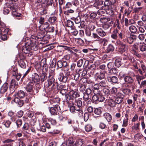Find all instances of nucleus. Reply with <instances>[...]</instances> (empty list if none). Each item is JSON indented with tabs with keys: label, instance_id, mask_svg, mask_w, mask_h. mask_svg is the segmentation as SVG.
Here are the masks:
<instances>
[{
	"label": "nucleus",
	"instance_id": "nucleus-33",
	"mask_svg": "<svg viewBox=\"0 0 146 146\" xmlns=\"http://www.w3.org/2000/svg\"><path fill=\"white\" fill-rule=\"evenodd\" d=\"M66 25L68 27H72L74 25V23L72 21L68 20L67 21Z\"/></svg>",
	"mask_w": 146,
	"mask_h": 146
},
{
	"label": "nucleus",
	"instance_id": "nucleus-25",
	"mask_svg": "<svg viewBox=\"0 0 146 146\" xmlns=\"http://www.w3.org/2000/svg\"><path fill=\"white\" fill-rule=\"evenodd\" d=\"M25 60H20L18 62L19 66L23 68H25L26 67V64L25 62Z\"/></svg>",
	"mask_w": 146,
	"mask_h": 146
},
{
	"label": "nucleus",
	"instance_id": "nucleus-47",
	"mask_svg": "<svg viewBox=\"0 0 146 146\" xmlns=\"http://www.w3.org/2000/svg\"><path fill=\"white\" fill-rule=\"evenodd\" d=\"M90 97L91 98V96L88 94H87L85 93L84 94L83 98L85 101L87 100H88L90 98Z\"/></svg>",
	"mask_w": 146,
	"mask_h": 146
},
{
	"label": "nucleus",
	"instance_id": "nucleus-3",
	"mask_svg": "<svg viewBox=\"0 0 146 146\" xmlns=\"http://www.w3.org/2000/svg\"><path fill=\"white\" fill-rule=\"evenodd\" d=\"M54 107L49 108V110L51 114L52 115H55L57 114V112L58 111L60 110V108L58 104L53 105Z\"/></svg>",
	"mask_w": 146,
	"mask_h": 146
},
{
	"label": "nucleus",
	"instance_id": "nucleus-24",
	"mask_svg": "<svg viewBox=\"0 0 146 146\" xmlns=\"http://www.w3.org/2000/svg\"><path fill=\"white\" fill-rule=\"evenodd\" d=\"M140 50L143 52L146 50V44L144 42H140L139 46Z\"/></svg>",
	"mask_w": 146,
	"mask_h": 146
},
{
	"label": "nucleus",
	"instance_id": "nucleus-53",
	"mask_svg": "<svg viewBox=\"0 0 146 146\" xmlns=\"http://www.w3.org/2000/svg\"><path fill=\"white\" fill-rule=\"evenodd\" d=\"M139 39L141 40H143L145 38V35L144 34H140L138 36Z\"/></svg>",
	"mask_w": 146,
	"mask_h": 146
},
{
	"label": "nucleus",
	"instance_id": "nucleus-57",
	"mask_svg": "<svg viewBox=\"0 0 146 146\" xmlns=\"http://www.w3.org/2000/svg\"><path fill=\"white\" fill-rule=\"evenodd\" d=\"M108 39L106 38H104V40L103 41V46H106L107 44H108Z\"/></svg>",
	"mask_w": 146,
	"mask_h": 146
},
{
	"label": "nucleus",
	"instance_id": "nucleus-35",
	"mask_svg": "<svg viewBox=\"0 0 146 146\" xmlns=\"http://www.w3.org/2000/svg\"><path fill=\"white\" fill-rule=\"evenodd\" d=\"M74 12V11L72 9L66 10L64 11V14L67 15H69L70 13H72Z\"/></svg>",
	"mask_w": 146,
	"mask_h": 146
},
{
	"label": "nucleus",
	"instance_id": "nucleus-37",
	"mask_svg": "<svg viewBox=\"0 0 146 146\" xmlns=\"http://www.w3.org/2000/svg\"><path fill=\"white\" fill-rule=\"evenodd\" d=\"M76 105L78 107V108H80L82 106V102L79 100H78L76 101Z\"/></svg>",
	"mask_w": 146,
	"mask_h": 146
},
{
	"label": "nucleus",
	"instance_id": "nucleus-52",
	"mask_svg": "<svg viewBox=\"0 0 146 146\" xmlns=\"http://www.w3.org/2000/svg\"><path fill=\"white\" fill-rule=\"evenodd\" d=\"M86 35L88 36H90L91 35V30L90 29H86L85 31Z\"/></svg>",
	"mask_w": 146,
	"mask_h": 146
},
{
	"label": "nucleus",
	"instance_id": "nucleus-58",
	"mask_svg": "<svg viewBox=\"0 0 146 146\" xmlns=\"http://www.w3.org/2000/svg\"><path fill=\"white\" fill-rule=\"evenodd\" d=\"M76 110L78 111V114L80 117H81L83 115V112L82 110H80V108H78L77 109H76Z\"/></svg>",
	"mask_w": 146,
	"mask_h": 146
},
{
	"label": "nucleus",
	"instance_id": "nucleus-6",
	"mask_svg": "<svg viewBox=\"0 0 146 146\" xmlns=\"http://www.w3.org/2000/svg\"><path fill=\"white\" fill-rule=\"evenodd\" d=\"M31 46L29 45V44L26 43L25 45L22 47V51L25 54L28 53L30 51Z\"/></svg>",
	"mask_w": 146,
	"mask_h": 146
},
{
	"label": "nucleus",
	"instance_id": "nucleus-26",
	"mask_svg": "<svg viewBox=\"0 0 146 146\" xmlns=\"http://www.w3.org/2000/svg\"><path fill=\"white\" fill-rule=\"evenodd\" d=\"M108 104L111 106H114L115 105V102L114 100L111 99L110 97L108 99Z\"/></svg>",
	"mask_w": 146,
	"mask_h": 146
},
{
	"label": "nucleus",
	"instance_id": "nucleus-41",
	"mask_svg": "<svg viewBox=\"0 0 146 146\" xmlns=\"http://www.w3.org/2000/svg\"><path fill=\"white\" fill-rule=\"evenodd\" d=\"M106 12L107 14L110 15H112L113 14V12L111 9L109 8L106 11Z\"/></svg>",
	"mask_w": 146,
	"mask_h": 146
},
{
	"label": "nucleus",
	"instance_id": "nucleus-32",
	"mask_svg": "<svg viewBox=\"0 0 146 146\" xmlns=\"http://www.w3.org/2000/svg\"><path fill=\"white\" fill-rule=\"evenodd\" d=\"M139 125L140 124L139 123L135 124L134 125L132 126V129H135V130L137 132H138V131L139 130Z\"/></svg>",
	"mask_w": 146,
	"mask_h": 146
},
{
	"label": "nucleus",
	"instance_id": "nucleus-30",
	"mask_svg": "<svg viewBox=\"0 0 146 146\" xmlns=\"http://www.w3.org/2000/svg\"><path fill=\"white\" fill-rule=\"evenodd\" d=\"M104 1L102 0H95L94 5L95 6H100L102 5Z\"/></svg>",
	"mask_w": 146,
	"mask_h": 146
},
{
	"label": "nucleus",
	"instance_id": "nucleus-17",
	"mask_svg": "<svg viewBox=\"0 0 146 146\" xmlns=\"http://www.w3.org/2000/svg\"><path fill=\"white\" fill-rule=\"evenodd\" d=\"M48 26H49V23L47 22H46L42 25H40L39 27V29L41 31H43V30H45L46 29H47Z\"/></svg>",
	"mask_w": 146,
	"mask_h": 146
},
{
	"label": "nucleus",
	"instance_id": "nucleus-1",
	"mask_svg": "<svg viewBox=\"0 0 146 146\" xmlns=\"http://www.w3.org/2000/svg\"><path fill=\"white\" fill-rule=\"evenodd\" d=\"M54 73H53L51 75L50 74L48 77V79L47 80L48 83L44 85L45 88H48L52 85V88L54 86L56 87L58 86V83L56 82H55V79L54 78Z\"/></svg>",
	"mask_w": 146,
	"mask_h": 146
},
{
	"label": "nucleus",
	"instance_id": "nucleus-62",
	"mask_svg": "<svg viewBox=\"0 0 146 146\" xmlns=\"http://www.w3.org/2000/svg\"><path fill=\"white\" fill-rule=\"evenodd\" d=\"M48 0H41V6L42 7H45V5Z\"/></svg>",
	"mask_w": 146,
	"mask_h": 146
},
{
	"label": "nucleus",
	"instance_id": "nucleus-13",
	"mask_svg": "<svg viewBox=\"0 0 146 146\" xmlns=\"http://www.w3.org/2000/svg\"><path fill=\"white\" fill-rule=\"evenodd\" d=\"M69 94L72 100L79 96V95L78 93L73 90H71Z\"/></svg>",
	"mask_w": 146,
	"mask_h": 146
},
{
	"label": "nucleus",
	"instance_id": "nucleus-4",
	"mask_svg": "<svg viewBox=\"0 0 146 146\" xmlns=\"http://www.w3.org/2000/svg\"><path fill=\"white\" fill-rule=\"evenodd\" d=\"M127 47L125 44H122L121 47L119 48L120 50L123 52V54L125 56L123 57L124 60L127 59Z\"/></svg>",
	"mask_w": 146,
	"mask_h": 146
},
{
	"label": "nucleus",
	"instance_id": "nucleus-49",
	"mask_svg": "<svg viewBox=\"0 0 146 146\" xmlns=\"http://www.w3.org/2000/svg\"><path fill=\"white\" fill-rule=\"evenodd\" d=\"M98 84H96L94 87V94L95 93V92L96 91L97 92H100L99 90H98Z\"/></svg>",
	"mask_w": 146,
	"mask_h": 146
},
{
	"label": "nucleus",
	"instance_id": "nucleus-21",
	"mask_svg": "<svg viewBox=\"0 0 146 146\" xmlns=\"http://www.w3.org/2000/svg\"><path fill=\"white\" fill-rule=\"evenodd\" d=\"M104 116L108 122H110L112 119L111 115L108 113H105L104 115Z\"/></svg>",
	"mask_w": 146,
	"mask_h": 146
},
{
	"label": "nucleus",
	"instance_id": "nucleus-20",
	"mask_svg": "<svg viewBox=\"0 0 146 146\" xmlns=\"http://www.w3.org/2000/svg\"><path fill=\"white\" fill-rule=\"evenodd\" d=\"M106 71L105 70L101 71L98 76V78L100 80L104 79L105 76Z\"/></svg>",
	"mask_w": 146,
	"mask_h": 146
},
{
	"label": "nucleus",
	"instance_id": "nucleus-39",
	"mask_svg": "<svg viewBox=\"0 0 146 146\" xmlns=\"http://www.w3.org/2000/svg\"><path fill=\"white\" fill-rule=\"evenodd\" d=\"M85 129L86 131H89L92 129V127L90 125L87 124L85 126Z\"/></svg>",
	"mask_w": 146,
	"mask_h": 146
},
{
	"label": "nucleus",
	"instance_id": "nucleus-11",
	"mask_svg": "<svg viewBox=\"0 0 146 146\" xmlns=\"http://www.w3.org/2000/svg\"><path fill=\"white\" fill-rule=\"evenodd\" d=\"M107 80L108 82H111V83H116L118 82L117 78L115 76L112 77L108 76L107 77Z\"/></svg>",
	"mask_w": 146,
	"mask_h": 146
},
{
	"label": "nucleus",
	"instance_id": "nucleus-64",
	"mask_svg": "<svg viewBox=\"0 0 146 146\" xmlns=\"http://www.w3.org/2000/svg\"><path fill=\"white\" fill-rule=\"evenodd\" d=\"M110 26L111 25H110L108 23H106L103 25V28L105 29H107L109 28Z\"/></svg>",
	"mask_w": 146,
	"mask_h": 146
},
{
	"label": "nucleus",
	"instance_id": "nucleus-9",
	"mask_svg": "<svg viewBox=\"0 0 146 146\" xmlns=\"http://www.w3.org/2000/svg\"><path fill=\"white\" fill-rule=\"evenodd\" d=\"M9 88V85L7 83H5L1 87L0 89V93L3 94L6 92Z\"/></svg>",
	"mask_w": 146,
	"mask_h": 146
},
{
	"label": "nucleus",
	"instance_id": "nucleus-34",
	"mask_svg": "<svg viewBox=\"0 0 146 146\" xmlns=\"http://www.w3.org/2000/svg\"><path fill=\"white\" fill-rule=\"evenodd\" d=\"M130 31L133 33H134L137 31L136 28L134 26H131L129 27Z\"/></svg>",
	"mask_w": 146,
	"mask_h": 146
},
{
	"label": "nucleus",
	"instance_id": "nucleus-8",
	"mask_svg": "<svg viewBox=\"0 0 146 146\" xmlns=\"http://www.w3.org/2000/svg\"><path fill=\"white\" fill-rule=\"evenodd\" d=\"M117 96L115 100V103L119 104H120L123 101V96L119 93H118L116 94Z\"/></svg>",
	"mask_w": 146,
	"mask_h": 146
},
{
	"label": "nucleus",
	"instance_id": "nucleus-2",
	"mask_svg": "<svg viewBox=\"0 0 146 146\" xmlns=\"http://www.w3.org/2000/svg\"><path fill=\"white\" fill-rule=\"evenodd\" d=\"M92 97V99L94 101H98L102 102L105 100V98L102 95L100 92H98L95 91V93Z\"/></svg>",
	"mask_w": 146,
	"mask_h": 146
},
{
	"label": "nucleus",
	"instance_id": "nucleus-22",
	"mask_svg": "<svg viewBox=\"0 0 146 146\" xmlns=\"http://www.w3.org/2000/svg\"><path fill=\"white\" fill-rule=\"evenodd\" d=\"M118 31L117 29H115L111 35V37L112 38L116 40L117 38V34L118 33Z\"/></svg>",
	"mask_w": 146,
	"mask_h": 146
},
{
	"label": "nucleus",
	"instance_id": "nucleus-23",
	"mask_svg": "<svg viewBox=\"0 0 146 146\" xmlns=\"http://www.w3.org/2000/svg\"><path fill=\"white\" fill-rule=\"evenodd\" d=\"M97 32L99 36L102 37L105 36L106 35V33L101 29H98L97 30Z\"/></svg>",
	"mask_w": 146,
	"mask_h": 146
},
{
	"label": "nucleus",
	"instance_id": "nucleus-27",
	"mask_svg": "<svg viewBox=\"0 0 146 146\" xmlns=\"http://www.w3.org/2000/svg\"><path fill=\"white\" fill-rule=\"evenodd\" d=\"M40 78L41 81L44 82L47 78L46 74L45 72H43L40 74Z\"/></svg>",
	"mask_w": 146,
	"mask_h": 146
},
{
	"label": "nucleus",
	"instance_id": "nucleus-10",
	"mask_svg": "<svg viewBox=\"0 0 146 146\" xmlns=\"http://www.w3.org/2000/svg\"><path fill=\"white\" fill-rule=\"evenodd\" d=\"M33 84L32 82H29L25 87V88L26 90L29 92H33Z\"/></svg>",
	"mask_w": 146,
	"mask_h": 146
},
{
	"label": "nucleus",
	"instance_id": "nucleus-12",
	"mask_svg": "<svg viewBox=\"0 0 146 146\" xmlns=\"http://www.w3.org/2000/svg\"><path fill=\"white\" fill-rule=\"evenodd\" d=\"M13 101L17 104L20 107L22 106L24 103L22 100L19 99L17 97L15 98Z\"/></svg>",
	"mask_w": 146,
	"mask_h": 146
},
{
	"label": "nucleus",
	"instance_id": "nucleus-63",
	"mask_svg": "<svg viewBox=\"0 0 146 146\" xmlns=\"http://www.w3.org/2000/svg\"><path fill=\"white\" fill-rule=\"evenodd\" d=\"M110 72L113 74H115L117 72V70L116 68H112L111 69Z\"/></svg>",
	"mask_w": 146,
	"mask_h": 146
},
{
	"label": "nucleus",
	"instance_id": "nucleus-15",
	"mask_svg": "<svg viewBox=\"0 0 146 146\" xmlns=\"http://www.w3.org/2000/svg\"><path fill=\"white\" fill-rule=\"evenodd\" d=\"M136 36L134 34H130L128 37V43L131 44L136 38Z\"/></svg>",
	"mask_w": 146,
	"mask_h": 146
},
{
	"label": "nucleus",
	"instance_id": "nucleus-43",
	"mask_svg": "<svg viewBox=\"0 0 146 146\" xmlns=\"http://www.w3.org/2000/svg\"><path fill=\"white\" fill-rule=\"evenodd\" d=\"M31 46L30 50H33L34 51H36L38 50V47L35 44H32L30 43Z\"/></svg>",
	"mask_w": 146,
	"mask_h": 146
},
{
	"label": "nucleus",
	"instance_id": "nucleus-29",
	"mask_svg": "<svg viewBox=\"0 0 146 146\" xmlns=\"http://www.w3.org/2000/svg\"><path fill=\"white\" fill-rule=\"evenodd\" d=\"M56 20V17L53 16L50 17L48 19V21L51 24H54L55 23Z\"/></svg>",
	"mask_w": 146,
	"mask_h": 146
},
{
	"label": "nucleus",
	"instance_id": "nucleus-60",
	"mask_svg": "<svg viewBox=\"0 0 146 146\" xmlns=\"http://www.w3.org/2000/svg\"><path fill=\"white\" fill-rule=\"evenodd\" d=\"M92 37L96 39H98L100 38V37L97 34L94 33H92Z\"/></svg>",
	"mask_w": 146,
	"mask_h": 146
},
{
	"label": "nucleus",
	"instance_id": "nucleus-28",
	"mask_svg": "<svg viewBox=\"0 0 146 146\" xmlns=\"http://www.w3.org/2000/svg\"><path fill=\"white\" fill-rule=\"evenodd\" d=\"M100 21L102 23L106 24L110 21V19L108 17H103L101 18Z\"/></svg>",
	"mask_w": 146,
	"mask_h": 146
},
{
	"label": "nucleus",
	"instance_id": "nucleus-56",
	"mask_svg": "<svg viewBox=\"0 0 146 146\" xmlns=\"http://www.w3.org/2000/svg\"><path fill=\"white\" fill-rule=\"evenodd\" d=\"M9 12V10L8 8H4L3 10V13L5 15H7Z\"/></svg>",
	"mask_w": 146,
	"mask_h": 146
},
{
	"label": "nucleus",
	"instance_id": "nucleus-36",
	"mask_svg": "<svg viewBox=\"0 0 146 146\" xmlns=\"http://www.w3.org/2000/svg\"><path fill=\"white\" fill-rule=\"evenodd\" d=\"M94 112L96 114L100 115L102 113V111L100 108H96L95 109Z\"/></svg>",
	"mask_w": 146,
	"mask_h": 146
},
{
	"label": "nucleus",
	"instance_id": "nucleus-48",
	"mask_svg": "<svg viewBox=\"0 0 146 146\" xmlns=\"http://www.w3.org/2000/svg\"><path fill=\"white\" fill-rule=\"evenodd\" d=\"M107 140H104L99 145V146H107L108 145V143L106 142Z\"/></svg>",
	"mask_w": 146,
	"mask_h": 146
},
{
	"label": "nucleus",
	"instance_id": "nucleus-42",
	"mask_svg": "<svg viewBox=\"0 0 146 146\" xmlns=\"http://www.w3.org/2000/svg\"><path fill=\"white\" fill-rule=\"evenodd\" d=\"M81 19L80 17H78L75 19V22L76 24H80L81 25Z\"/></svg>",
	"mask_w": 146,
	"mask_h": 146
},
{
	"label": "nucleus",
	"instance_id": "nucleus-46",
	"mask_svg": "<svg viewBox=\"0 0 146 146\" xmlns=\"http://www.w3.org/2000/svg\"><path fill=\"white\" fill-rule=\"evenodd\" d=\"M127 114H125V116L126 117V119L124 120L123 121V126H126L127 125L128 118L127 117Z\"/></svg>",
	"mask_w": 146,
	"mask_h": 146
},
{
	"label": "nucleus",
	"instance_id": "nucleus-38",
	"mask_svg": "<svg viewBox=\"0 0 146 146\" xmlns=\"http://www.w3.org/2000/svg\"><path fill=\"white\" fill-rule=\"evenodd\" d=\"M83 60L82 59H80L77 62V66L79 67H81L83 64Z\"/></svg>",
	"mask_w": 146,
	"mask_h": 146
},
{
	"label": "nucleus",
	"instance_id": "nucleus-40",
	"mask_svg": "<svg viewBox=\"0 0 146 146\" xmlns=\"http://www.w3.org/2000/svg\"><path fill=\"white\" fill-rule=\"evenodd\" d=\"M103 91L105 94L108 96L110 94V91L109 90L106 88H104L103 89Z\"/></svg>",
	"mask_w": 146,
	"mask_h": 146
},
{
	"label": "nucleus",
	"instance_id": "nucleus-61",
	"mask_svg": "<svg viewBox=\"0 0 146 146\" xmlns=\"http://www.w3.org/2000/svg\"><path fill=\"white\" fill-rule=\"evenodd\" d=\"M11 123V122L10 121L7 120L4 123V125L7 127H9Z\"/></svg>",
	"mask_w": 146,
	"mask_h": 146
},
{
	"label": "nucleus",
	"instance_id": "nucleus-7",
	"mask_svg": "<svg viewBox=\"0 0 146 146\" xmlns=\"http://www.w3.org/2000/svg\"><path fill=\"white\" fill-rule=\"evenodd\" d=\"M140 42H135L134 44L130 45L129 46L130 50L131 52L136 51L139 48Z\"/></svg>",
	"mask_w": 146,
	"mask_h": 146
},
{
	"label": "nucleus",
	"instance_id": "nucleus-51",
	"mask_svg": "<svg viewBox=\"0 0 146 146\" xmlns=\"http://www.w3.org/2000/svg\"><path fill=\"white\" fill-rule=\"evenodd\" d=\"M89 115L88 113H86L84 114V117L85 121H87L89 119Z\"/></svg>",
	"mask_w": 146,
	"mask_h": 146
},
{
	"label": "nucleus",
	"instance_id": "nucleus-50",
	"mask_svg": "<svg viewBox=\"0 0 146 146\" xmlns=\"http://www.w3.org/2000/svg\"><path fill=\"white\" fill-rule=\"evenodd\" d=\"M14 140L11 139H8L4 141H3L2 142L3 143H8L13 142Z\"/></svg>",
	"mask_w": 146,
	"mask_h": 146
},
{
	"label": "nucleus",
	"instance_id": "nucleus-55",
	"mask_svg": "<svg viewBox=\"0 0 146 146\" xmlns=\"http://www.w3.org/2000/svg\"><path fill=\"white\" fill-rule=\"evenodd\" d=\"M45 37V36L42 34H41L40 35V34H39L38 35V38L41 39V40L42 41L44 40Z\"/></svg>",
	"mask_w": 146,
	"mask_h": 146
},
{
	"label": "nucleus",
	"instance_id": "nucleus-54",
	"mask_svg": "<svg viewBox=\"0 0 146 146\" xmlns=\"http://www.w3.org/2000/svg\"><path fill=\"white\" fill-rule=\"evenodd\" d=\"M22 124V120L21 119H18L16 121V124L18 127L21 126Z\"/></svg>",
	"mask_w": 146,
	"mask_h": 146
},
{
	"label": "nucleus",
	"instance_id": "nucleus-45",
	"mask_svg": "<svg viewBox=\"0 0 146 146\" xmlns=\"http://www.w3.org/2000/svg\"><path fill=\"white\" fill-rule=\"evenodd\" d=\"M77 43L81 46L83 45L84 43V41L80 38H78L76 39Z\"/></svg>",
	"mask_w": 146,
	"mask_h": 146
},
{
	"label": "nucleus",
	"instance_id": "nucleus-5",
	"mask_svg": "<svg viewBox=\"0 0 146 146\" xmlns=\"http://www.w3.org/2000/svg\"><path fill=\"white\" fill-rule=\"evenodd\" d=\"M58 79L59 81L64 83H66L67 81L68 78L67 76H64L63 73L60 72L58 76Z\"/></svg>",
	"mask_w": 146,
	"mask_h": 146
},
{
	"label": "nucleus",
	"instance_id": "nucleus-16",
	"mask_svg": "<svg viewBox=\"0 0 146 146\" xmlns=\"http://www.w3.org/2000/svg\"><path fill=\"white\" fill-rule=\"evenodd\" d=\"M78 142V141H77L76 143H75V145H74V141L72 138L70 137L69 138L68 140L66 143L67 144H68V146H76V145L77 143Z\"/></svg>",
	"mask_w": 146,
	"mask_h": 146
},
{
	"label": "nucleus",
	"instance_id": "nucleus-14",
	"mask_svg": "<svg viewBox=\"0 0 146 146\" xmlns=\"http://www.w3.org/2000/svg\"><path fill=\"white\" fill-rule=\"evenodd\" d=\"M25 96V93L24 91L22 90H20L18 92L16 93L15 95L14 96L15 98L18 97L20 98H23Z\"/></svg>",
	"mask_w": 146,
	"mask_h": 146
},
{
	"label": "nucleus",
	"instance_id": "nucleus-18",
	"mask_svg": "<svg viewBox=\"0 0 146 146\" xmlns=\"http://www.w3.org/2000/svg\"><path fill=\"white\" fill-rule=\"evenodd\" d=\"M33 81L35 82H37L40 81V78L38 75L36 73L33 74L32 76Z\"/></svg>",
	"mask_w": 146,
	"mask_h": 146
},
{
	"label": "nucleus",
	"instance_id": "nucleus-59",
	"mask_svg": "<svg viewBox=\"0 0 146 146\" xmlns=\"http://www.w3.org/2000/svg\"><path fill=\"white\" fill-rule=\"evenodd\" d=\"M53 2L52 0H48L47 3L45 5V7L49 5H52Z\"/></svg>",
	"mask_w": 146,
	"mask_h": 146
},
{
	"label": "nucleus",
	"instance_id": "nucleus-44",
	"mask_svg": "<svg viewBox=\"0 0 146 146\" xmlns=\"http://www.w3.org/2000/svg\"><path fill=\"white\" fill-rule=\"evenodd\" d=\"M65 98L66 100V101L68 103L71 99H72L71 97L70 96V95L66 94L65 96Z\"/></svg>",
	"mask_w": 146,
	"mask_h": 146
},
{
	"label": "nucleus",
	"instance_id": "nucleus-31",
	"mask_svg": "<svg viewBox=\"0 0 146 146\" xmlns=\"http://www.w3.org/2000/svg\"><path fill=\"white\" fill-rule=\"evenodd\" d=\"M121 60L120 58H118L115 60V64L117 67H119L121 64Z\"/></svg>",
	"mask_w": 146,
	"mask_h": 146
},
{
	"label": "nucleus",
	"instance_id": "nucleus-19",
	"mask_svg": "<svg viewBox=\"0 0 146 146\" xmlns=\"http://www.w3.org/2000/svg\"><path fill=\"white\" fill-rule=\"evenodd\" d=\"M114 47L113 45L109 44L105 50L106 52L107 53H109L113 51Z\"/></svg>",
	"mask_w": 146,
	"mask_h": 146
}]
</instances>
